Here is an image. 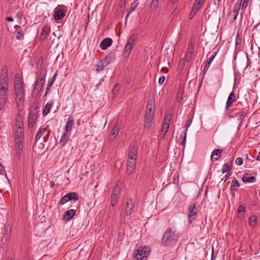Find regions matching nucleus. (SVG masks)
<instances>
[{
  "mask_svg": "<svg viewBox=\"0 0 260 260\" xmlns=\"http://www.w3.org/2000/svg\"><path fill=\"white\" fill-rule=\"evenodd\" d=\"M257 223V218L255 215H252L249 218V224L251 227H254Z\"/></svg>",
  "mask_w": 260,
  "mask_h": 260,
  "instance_id": "36",
  "label": "nucleus"
},
{
  "mask_svg": "<svg viewBox=\"0 0 260 260\" xmlns=\"http://www.w3.org/2000/svg\"><path fill=\"white\" fill-rule=\"evenodd\" d=\"M179 237V234L175 228H169L162 236L161 243L165 246H172L177 242Z\"/></svg>",
  "mask_w": 260,
  "mask_h": 260,
  "instance_id": "1",
  "label": "nucleus"
},
{
  "mask_svg": "<svg viewBox=\"0 0 260 260\" xmlns=\"http://www.w3.org/2000/svg\"><path fill=\"white\" fill-rule=\"evenodd\" d=\"M112 40L110 38H107L102 41L100 43V47L103 50L106 49L108 47L111 45Z\"/></svg>",
  "mask_w": 260,
  "mask_h": 260,
  "instance_id": "17",
  "label": "nucleus"
},
{
  "mask_svg": "<svg viewBox=\"0 0 260 260\" xmlns=\"http://www.w3.org/2000/svg\"><path fill=\"white\" fill-rule=\"evenodd\" d=\"M120 193V188L116 186L113 190L111 196L110 204L112 206H114L117 203L118 197Z\"/></svg>",
  "mask_w": 260,
  "mask_h": 260,
  "instance_id": "11",
  "label": "nucleus"
},
{
  "mask_svg": "<svg viewBox=\"0 0 260 260\" xmlns=\"http://www.w3.org/2000/svg\"><path fill=\"white\" fill-rule=\"evenodd\" d=\"M68 198L69 201L74 200L75 201H78L79 199L78 195L76 192H70L66 194Z\"/></svg>",
  "mask_w": 260,
  "mask_h": 260,
  "instance_id": "37",
  "label": "nucleus"
},
{
  "mask_svg": "<svg viewBox=\"0 0 260 260\" xmlns=\"http://www.w3.org/2000/svg\"><path fill=\"white\" fill-rule=\"evenodd\" d=\"M139 4V2H138V0H136L131 4V8H130L131 10L127 12V14H126V17H125V23L126 22L127 18L129 16V15H130L132 11H134L136 10V9L138 7Z\"/></svg>",
  "mask_w": 260,
  "mask_h": 260,
  "instance_id": "22",
  "label": "nucleus"
},
{
  "mask_svg": "<svg viewBox=\"0 0 260 260\" xmlns=\"http://www.w3.org/2000/svg\"><path fill=\"white\" fill-rule=\"evenodd\" d=\"M23 12L22 10H20L16 14V17L19 20H21L23 17Z\"/></svg>",
  "mask_w": 260,
  "mask_h": 260,
  "instance_id": "54",
  "label": "nucleus"
},
{
  "mask_svg": "<svg viewBox=\"0 0 260 260\" xmlns=\"http://www.w3.org/2000/svg\"><path fill=\"white\" fill-rule=\"evenodd\" d=\"M150 247L146 246L140 249V252L142 253L143 255L147 259V256L150 254Z\"/></svg>",
  "mask_w": 260,
  "mask_h": 260,
  "instance_id": "33",
  "label": "nucleus"
},
{
  "mask_svg": "<svg viewBox=\"0 0 260 260\" xmlns=\"http://www.w3.org/2000/svg\"><path fill=\"white\" fill-rule=\"evenodd\" d=\"M239 117V120H240V122H242L243 119L245 117L246 114L244 111H242L237 114Z\"/></svg>",
  "mask_w": 260,
  "mask_h": 260,
  "instance_id": "46",
  "label": "nucleus"
},
{
  "mask_svg": "<svg viewBox=\"0 0 260 260\" xmlns=\"http://www.w3.org/2000/svg\"><path fill=\"white\" fill-rule=\"evenodd\" d=\"M70 136V134L63 133V135L61 137L59 141V144H60L62 147L66 145V144L67 143L69 139Z\"/></svg>",
  "mask_w": 260,
  "mask_h": 260,
  "instance_id": "25",
  "label": "nucleus"
},
{
  "mask_svg": "<svg viewBox=\"0 0 260 260\" xmlns=\"http://www.w3.org/2000/svg\"><path fill=\"white\" fill-rule=\"evenodd\" d=\"M68 201H69L68 198L67 197V196L66 194L62 198H61V200L58 203V206H59V205H62L66 203Z\"/></svg>",
  "mask_w": 260,
  "mask_h": 260,
  "instance_id": "48",
  "label": "nucleus"
},
{
  "mask_svg": "<svg viewBox=\"0 0 260 260\" xmlns=\"http://www.w3.org/2000/svg\"><path fill=\"white\" fill-rule=\"evenodd\" d=\"M16 38L17 40H22L24 38L23 32L20 30H16Z\"/></svg>",
  "mask_w": 260,
  "mask_h": 260,
  "instance_id": "43",
  "label": "nucleus"
},
{
  "mask_svg": "<svg viewBox=\"0 0 260 260\" xmlns=\"http://www.w3.org/2000/svg\"><path fill=\"white\" fill-rule=\"evenodd\" d=\"M235 101V95L234 91H232L229 95L226 103V109H228L232 106L233 102Z\"/></svg>",
  "mask_w": 260,
  "mask_h": 260,
  "instance_id": "21",
  "label": "nucleus"
},
{
  "mask_svg": "<svg viewBox=\"0 0 260 260\" xmlns=\"http://www.w3.org/2000/svg\"><path fill=\"white\" fill-rule=\"evenodd\" d=\"M243 158L241 157H238L236 160V164L238 166H240L243 164Z\"/></svg>",
  "mask_w": 260,
  "mask_h": 260,
  "instance_id": "56",
  "label": "nucleus"
},
{
  "mask_svg": "<svg viewBox=\"0 0 260 260\" xmlns=\"http://www.w3.org/2000/svg\"><path fill=\"white\" fill-rule=\"evenodd\" d=\"M115 59V55L114 53L110 52L103 59L105 62L108 64L112 60Z\"/></svg>",
  "mask_w": 260,
  "mask_h": 260,
  "instance_id": "32",
  "label": "nucleus"
},
{
  "mask_svg": "<svg viewBox=\"0 0 260 260\" xmlns=\"http://www.w3.org/2000/svg\"><path fill=\"white\" fill-rule=\"evenodd\" d=\"M240 183L238 181V180L234 177L233 179L231 186V190L233 191L234 187H238L240 186Z\"/></svg>",
  "mask_w": 260,
  "mask_h": 260,
  "instance_id": "39",
  "label": "nucleus"
},
{
  "mask_svg": "<svg viewBox=\"0 0 260 260\" xmlns=\"http://www.w3.org/2000/svg\"><path fill=\"white\" fill-rule=\"evenodd\" d=\"M2 75H8L7 67L6 66H4L2 67Z\"/></svg>",
  "mask_w": 260,
  "mask_h": 260,
  "instance_id": "60",
  "label": "nucleus"
},
{
  "mask_svg": "<svg viewBox=\"0 0 260 260\" xmlns=\"http://www.w3.org/2000/svg\"><path fill=\"white\" fill-rule=\"evenodd\" d=\"M256 179L255 177L254 176H248L244 175L242 177V181L244 182H249V183H253L254 182Z\"/></svg>",
  "mask_w": 260,
  "mask_h": 260,
  "instance_id": "34",
  "label": "nucleus"
},
{
  "mask_svg": "<svg viewBox=\"0 0 260 260\" xmlns=\"http://www.w3.org/2000/svg\"><path fill=\"white\" fill-rule=\"evenodd\" d=\"M222 151L223 149H215L213 150L211 156V160L214 161L218 160L220 157Z\"/></svg>",
  "mask_w": 260,
  "mask_h": 260,
  "instance_id": "18",
  "label": "nucleus"
},
{
  "mask_svg": "<svg viewBox=\"0 0 260 260\" xmlns=\"http://www.w3.org/2000/svg\"><path fill=\"white\" fill-rule=\"evenodd\" d=\"M47 130V127L42 128L41 127L39 129L38 131L37 132V135L36 136L35 138V141L37 142L42 137V136L44 134L45 131Z\"/></svg>",
  "mask_w": 260,
  "mask_h": 260,
  "instance_id": "29",
  "label": "nucleus"
},
{
  "mask_svg": "<svg viewBox=\"0 0 260 260\" xmlns=\"http://www.w3.org/2000/svg\"><path fill=\"white\" fill-rule=\"evenodd\" d=\"M4 87L5 88H8V75H2L1 80V86L0 87Z\"/></svg>",
  "mask_w": 260,
  "mask_h": 260,
  "instance_id": "23",
  "label": "nucleus"
},
{
  "mask_svg": "<svg viewBox=\"0 0 260 260\" xmlns=\"http://www.w3.org/2000/svg\"><path fill=\"white\" fill-rule=\"evenodd\" d=\"M15 92L14 94L16 96H21L24 95V88L23 86H19L18 87H14Z\"/></svg>",
  "mask_w": 260,
  "mask_h": 260,
  "instance_id": "27",
  "label": "nucleus"
},
{
  "mask_svg": "<svg viewBox=\"0 0 260 260\" xmlns=\"http://www.w3.org/2000/svg\"><path fill=\"white\" fill-rule=\"evenodd\" d=\"M172 118V114L170 113H167L165 115L164 123L161 127V132L162 133H167L168 131L170 123Z\"/></svg>",
  "mask_w": 260,
  "mask_h": 260,
  "instance_id": "8",
  "label": "nucleus"
},
{
  "mask_svg": "<svg viewBox=\"0 0 260 260\" xmlns=\"http://www.w3.org/2000/svg\"><path fill=\"white\" fill-rule=\"evenodd\" d=\"M119 90V84H116L114 87H113L112 92V94L115 96L118 92Z\"/></svg>",
  "mask_w": 260,
  "mask_h": 260,
  "instance_id": "49",
  "label": "nucleus"
},
{
  "mask_svg": "<svg viewBox=\"0 0 260 260\" xmlns=\"http://www.w3.org/2000/svg\"><path fill=\"white\" fill-rule=\"evenodd\" d=\"M45 75H44L43 76H39L33 90V94L37 95L39 94L42 87L43 83L45 82Z\"/></svg>",
  "mask_w": 260,
  "mask_h": 260,
  "instance_id": "7",
  "label": "nucleus"
},
{
  "mask_svg": "<svg viewBox=\"0 0 260 260\" xmlns=\"http://www.w3.org/2000/svg\"><path fill=\"white\" fill-rule=\"evenodd\" d=\"M193 54L190 53H187L185 54L184 59L185 60L186 62L189 61L192 57Z\"/></svg>",
  "mask_w": 260,
  "mask_h": 260,
  "instance_id": "51",
  "label": "nucleus"
},
{
  "mask_svg": "<svg viewBox=\"0 0 260 260\" xmlns=\"http://www.w3.org/2000/svg\"><path fill=\"white\" fill-rule=\"evenodd\" d=\"M53 84V81H50L49 82V83L47 86L46 89V92L44 94V96H46L47 94L48 91L50 90V87L52 86Z\"/></svg>",
  "mask_w": 260,
  "mask_h": 260,
  "instance_id": "52",
  "label": "nucleus"
},
{
  "mask_svg": "<svg viewBox=\"0 0 260 260\" xmlns=\"http://www.w3.org/2000/svg\"><path fill=\"white\" fill-rule=\"evenodd\" d=\"M16 99L17 101V106L18 108H22L24 106V95H22L21 96H16Z\"/></svg>",
  "mask_w": 260,
  "mask_h": 260,
  "instance_id": "26",
  "label": "nucleus"
},
{
  "mask_svg": "<svg viewBox=\"0 0 260 260\" xmlns=\"http://www.w3.org/2000/svg\"><path fill=\"white\" fill-rule=\"evenodd\" d=\"M138 150V147L135 144L130 146L127 162V173L128 175H130L135 169Z\"/></svg>",
  "mask_w": 260,
  "mask_h": 260,
  "instance_id": "2",
  "label": "nucleus"
},
{
  "mask_svg": "<svg viewBox=\"0 0 260 260\" xmlns=\"http://www.w3.org/2000/svg\"><path fill=\"white\" fill-rule=\"evenodd\" d=\"M52 103H47L45 105L42 112V114L44 116L47 115L50 112V109L52 107Z\"/></svg>",
  "mask_w": 260,
  "mask_h": 260,
  "instance_id": "30",
  "label": "nucleus"
},
{
  "mask_svg": "<svg viewBox=\"0 0 260 260\" xmlns=\"http://www.w3.org/2000/svg\"><path fill=\"white\" fill-rule=\"evenodd\" d=\"M76 210L70 209L66 211L63 215L62 219L64 221L70 220L75 215Z\"/></svg>",
  "mask_w": 260,
  "mask_h": 260,
  "instance_id": "15",
  "label": "nucleus"
},
{
  "mask_svg": "<svg viewBox=\"0 0 260 260\" xmlns=\"http://www.w3.org/2000/svg\"><path fill=\"white\" fill-rule=\"evenodd\" d=\"M74 124V121L72 117H69L68 119L66 125L65 126V131L64 133L71 135V132Z\"/></svg>",
  "mask_w": 260,
  "mask_h": 260,
  "instance_id": "19",
  "label": "nucleus"
},
{
  "mask_svg": "<svg viewBox=\"0 0 260 260\" xmlns=\"http://www.w3.org/2000/svg\"><path fill=\"white\" fill-rule=\"evenodd\" d=\"M23 86V82L20 79L19 74H16L15 76L14 87Z\"/></svg>",
  "mask_w": 260,
  "mask_h": 260,
  "instance_id": "31",
  "label": "nucleus"
},
{
  "mask_svg": "<svg viewBox=\"0 0 260 260\" xmlns=\"http://www.w3.org/2000/svg\"><path fill=\"white\" fill-rule=\"evenodd\" d=\"M155 113V101L153 99L148 100L146 106L145 115L154 116Z\"/></svg>",
  "mask_w": 260,
  "mask_h": 260,
  "instance_id": "9",
  "label": "nucleus"
},
{
  "mask_svg": "<svg viewBox=\"0 0 260 260\" xmlns=\"http://www.w3.org/2000/svg\"><path fill=\"white\" fill-rule=\"evenodd\" d=\"M15 143H16V145H15L16 149L22 150L23 145L22 144L21 140H15Z\"/></svg>",
  "mask_w": 260,
  "mask_h": 260,
  "instance_id": "42",
  "label": "nucleus"
},
{
  "mask_svg": "<svg viewBox=\"0 0 260 260\" xmlns=\"http://www.w3.org/2000/svg\"><path fill=\"white\" fill-rule=\"evenodd\" d=\"M22 150H17L16 149V156L17 159L19 160L21 158V153H22Z\"/></svg>",
  "mask_w": 260,
  "mask_h": 260,
  "instance_id": "53",
  "label": "nucleus"
},
{
  "mask_svg": "<svg viewBox=\"0 0 260 260\" xmlns=\"http://www.w3.org/2000/svg\"><path fill=\"white\" fill-rule=\"evenodd\" d=\"M216 54H217L216 52H213L212 55H211V56L207 60V61H208L210 63H211V62L213 61V60L215 58Z\"/></svg>",
  "mask_w": 260,
  "mask_h": 260,
  "instance_id": "58",
  "label": "nucleus"
},
{
  "mask_svg": "<svg viewBox=\"0 0 260 260\" xmlns=\"http://www.w3.org/2000/svg\"><path fill=\"white\" fill-rule=\"evenodd\" d=\"M182 99V93L181 92V91H179L177 94V101L178 102H180Z\"/></svg>",
  "mask_w": 260,
  "mask_h": 260,
  "instance_id": "62",
  "label": "nucleus"
},
{
  "mask_svg": "<svg viewBox=\"0 0 260 260\" xmlns=\"http://www.w3.org/2000/svg\"><path fill=\"white\" fill-rule=\"evenodd\" d=\"M193 50H194V45L191 42H190L188 45L187 53H190L193 54Z\"/></svg>",
  "mask_w": 260,
  "mask_h": 260,
  "instance_id": "44",
  "label": "nucleus"
},
{
  "mask_svg": "<svg viewBox=\"0 0 260 260\" xmlns=\"http://www.w3.org/2000/svg\"><path fill=\"white\" fill-rule=\"evenodd\" d=\"M242 0H238L234 8V10L232 12V15L233 16V21H234L236 20L237 17L239 14V10L242 5Z\"/></svg>",
  "mask_w": 260,
  "mask_h": 260,
  "instance_id": "14",
  "label": "nucleus"
},
{
  "mask_svg": "<svg viewBox=\"0 0 260 260\" xmlns=\"http://www.w3.org/2000/svg\"><path fill=\"white\" fill-rule=\"evenodd\" d=\"M18 130H20V132H18V131H17V135H16V140H21V139L23 137V133L22 131L21 127H18Z\"/></svg>",
  "mask_w": 260,
  "mask_h": 260,
  "instance_id": "41",
  "label": "nucleus"
},
{
  "mask_svg": "<svg viewBox=\"0 0 260 260\" xmlns=\"http://www.w3.org/2000/svg\"><path fill=\"white\" fill-rule=\"evenodd\" d=\"M38 104L31 106L28 114V127L31 128L36 122L40 112Z\"/></svg>",
  "mask_w": 260,
  "mask_h": 260,
  "instance_id": "3",
  "label": "nucleus"
},
{
  "mask_svg": "<svg viewBox=\"0 0 260 260\" xmlns=\"http://www.w3.org/2000/svg\"><path fill=\"white\" fill-rule=\"evenodd\" d=\"M134 257L137 260H147V258L143 255L142 253L140 252V248L137 249L135 252Z\"/></svg>",
  "mask_w": 260,
  "mask_h": 260,
  "instance_id": "24",
  "label": "nucleus"
},
{
  "mask_svg": "<svg viewBox=\"0 0 260 260\" xmlns=\"http://www.w3.org/2000/svg\"><path fill=\"white\" fill-rule=\"evenodd\" d=\"M231 169V167L228 164H224L222 167L221 171L222 173L229 172Z\"/></svg>",
  "mask_w": 260,
  "mask_h": 260,
  "instance_id": "45",
  "label": "nucleus"
},
{
  "mask_svg": "<svg viewBox=\"0 0 260 260\" xmlns=\"http://www.w3.org/2000/svg\"><path fill=\"white\" fill-rule=\"evenodd\" d=\"M185 61H186L184 58L181 59L178 63V67L181 68H183L184 66Z\"/></svg>",
  "mask_w": 260,
  "mask_h": 260,
  "instance_id": "57",
  "label": "nucleus"
},
{
  "mask_svg": "<svg viewBox=\"0 0 260 260\" xmlns=\"http://www.w3.org/2000/svg\"><path fill=\"white\" fill-rule=\"evenodd\" d=\"M187 213L188 221L192 223L196 220L198 215L196 203L191 204L188 206Z\"/></svg>",
  "mask_w": 260,
  "mask_h": 260,
  "instance_id": "5",
  "label": "nucleus"
},
{
  "mask_svg": "<svg viewBox=\"0 0 260 260\" xmlns=\"http://www.w3.org/2000/svg\"><path fill=\"white\" fill-rule=\"evenodd\" d=\"M43 63V58L42 56L40 57L36 62L37 68H41Z\"/></svg>",
  "mask_w": 260,
  "mask_h": 260,
  "instance_id": "50",
  "label": "nucleus"
},
{
  "mask_svg": "<svg viewBox=\"0 0 260 260\" xmlns=\"http://www.w3.org/2000/svg\"><path fill=\"white\" fill-rule=\"evenodd\" d=\"M201 7V5L199 4L196 3V2H194L193 5L192 6V9H193V12L194 13H196L199 9Z\"/></svg>",
  "mask_w": 260,
  "mask_h": 260,
  "instance_id": "47",
  "label": "nucleus"
},
{
  "mask_svg": "<svg viewBox=\"0 0 260 260\" xmlns=\"http://www.w3.org/2000/svg\"><path fill=\"white\" fill-rule=\"evenodd\" d=\"M125 6V0H120L118 7L120 8H124Z\"/></svg>",
  "mask_w": 260,
  "mask_h": 260,
  "instance_id": "55",
  "label": "nucleus"
},
{
  "mask_svg": "<svg viewBox=\"0 0 260 260\" xmlns=\"http://www.w3.org/2000/svg\"><path fill=\"white\" fill-rule=\"evenodd\" d=\"M165 80V76H161L159 78L158 80V83L159 84H162Z\"/></svg>",
  "mask_w": 260,
  "mask_h": 260,
  "instance_id": "63",
  "label": "nucleus"
},
{
  "mask_svg": "<svg viewBox=\"0 0 260 260\" xmlns=\"http://www.w3.org/2000/svg\"><path fill=\"white\" fill-rule=\"evenodd\" d=\"M191 121L192 120L190 119H188L187 120H186L185 123V127L186 129L189 127L190 125L191 124Z\"/></svg>",
  "mask_w": 260,
  "mask_h": 260,
  "instance_id": "61",
  "label": "nucleus"
},
{
  "mask_svg": "<svg viewBox=\"0 0 260 260\" xmlns=\"http://www.w3.org/2000/svg\"><path fill=\"white\" fill-rule=\"evenodd\" d=\"M249 0H243V3L242 5V9L244 10L247 7Z\"/></svg>",
  "mask_w": 260,
  "mask_h": 260,
  "instance_id": "59",
  "label": "nucleus"
},
{
  "mask_svg": "<svg viewBox=\"0 0 260 260\" xmlns=\"http://www.w3.org/2000/svg\"><path fill=\"white\" fill-rule=\"evenodd\" d=\"M149 115H145L144 116V127L146 129H149L151 126L152 123L153 122V120L154 116H151L150 114H148Z\"/></svg>",
  "mask_w": 260,
  "mask_h": 260,
  "instance_id": "13",
  "label": "nucleus"
},
{
  "mask_svg": "<svg viewBox=\"0 0 260 260\" xmlns=\"http://www.w3.org/2000/svg\"><path fill=\"white\" fill-rule=\"evenodd\" d=\"M66 10L62 9H55L54 11V19L58 21L61 20L66 15Z\"/></svg>",
  "mask_w": 260,
  "mask_h": 260,
  "instance_id": "12",
  "label": "nucleus"
},
{
  "mask_svg": "<svg viewBox=\"0 0 260 260\" xmlns=\"http://www.w3.org/2000/svg\"><path fill=\"white\" fill-rule=\"evenodd\" d=\"M187 129H186L184 132V135H181L180 136V139H182V141L181 142H180V145L183 146L184 147L185 146L186 144V133H187Z\"/></svg>",
  "mask_w": 260,
  "mask_h": 260,
  "instance_id": "40",
  "label": "nucleus"
},
{
  "mask_svg": "<svg viewBox=\"0 0 260 260\" xmlns=\"http://www.w3.org/2000/svg\"><path fill=\"white\" fill-rule=\"evenodd\" d=\"M245 212V207L243 205H240L238 208V217L239 218H243L244 217Z\"/></svg>",
  "mask_w": 260,
  "mask_h": 260,
  "instance_id": "35",
  "label": "nucleus"
},
{
  "mask_svg": "<svg viewBox=\"0 0 260 260\" xmlns=\"http://www.w3.org/2000/svg\"><path fill=\"white\" fill-rule=\"evenodd\" d=\"M136 39V36L135 34L131 35L128 38L124 49V54L125 56H128L132 50L135 40Z\"/></svg>",
  "mask_w": 260,
  "mask_h": 260,
  "instance_id": "4",
  "label": "nucleus"
},
{
  "mask_svg": "<svg viewBox=\"0 0 260 260\" xmlns=\"http://www.w3.org/2000/svg\"><path fill=\"white\" fill-rule=\"evenodd\" d=\"M49 135H50V133H49V132L48 133V134L46 136L44 137L43 138V139H44V142H47L48 140V138L49 137Z\"/></svg>",
  "mask_w": 260,
  "mask_h": 260,
  "instance_id": "64",
  "label": "nucleus"
},
{
  "mask_svg": "<svg viewBox=\"0 0 260 260\" xmlns=\"http://www.w3.org/2000/svg\"><path fill=\"white\" fill-rule=\"evenodd\" d=\"M135 204L132 199L129 198L126 202L125 210L126 212V216L131 217V214L134 211Z\"/></svg>",
  "mask_w": 260,
  "mask_h": 260,
  "instance_id": "10",
  "label": "nucleus"
},
{
  "mask_svg": "<svg viewBox=\"0 0 260 260\" xmlns=\"http://www.w3.org/2000/svg\"><path fill=\"white\" fill-rule=\"evenodd\" d=\"M158 3L159 0H152L150 6V9L153 11H156L157 9Z\"/></svg>",
  "mask_w": 260,
  "mask_h": 260,
  "instance_id": "38",
  "label": "nucleus"
},
{
  "mask_svg": "<svg viewBox=\"0 0 260 260\" xmlns=\"http://www.w3.org/2000/svg\"><path fill=\"white\" fill-rule=\"evenodd\" d=\"M107 66V63L105 62L104 60H101L97 63L96 66V70L98 72H101L103 71L104 68H105Z\"/></svg>",
  "mask_w": 260,
  "mask_h": 260,
  "instance_id": "28",
  "label": "nucleus"
},
{
  "mask_svg": "<svg viewBox=\"0 0 260 260\" xmlns=\"http://www.w3.org/2000/svg\"><path fill=\"white\" fill-rule=\"evenodd\" d=\"M50 31V26L48 25H46L43 27L41 34L40 36V38L41 40H44L47 36L48 32Z\"/></svg>",
  "mask_w": 260,
  "mask_h": 260,
  "instance_id": "20",
  "label": "nucleus"
},
{
  "mask_svg": "<svg viewBox=\"0 0 260 260\" xmlns=\"http://www.w3.org/2000/svg\"><path fill=\"white\" fill-rule=\"evenodd\" d=\"M8 88L4 87H0V110H2L7 103Z\"/></svg>",
  "mask_w": 260,
  "mask_h": 260,
  "instance_id": "6",
  "label": "nucleus"
},
{
  "mask_svg": "<svg viewBox=\"0 0 260 260\" xmlns=\"http://www.w3.org/2000/svg\"><path fill=\"white\" fill-rule=\"evenodd\" d=\"M119 132V128L117 125H114L109 135L108 139L110 141H113L117 137Z\"/></svg>",
  "mask_w": 260,
  "mask_h": 260,
  "instance_id": "16",
  "label": "nucleus"
}]
</instances>
